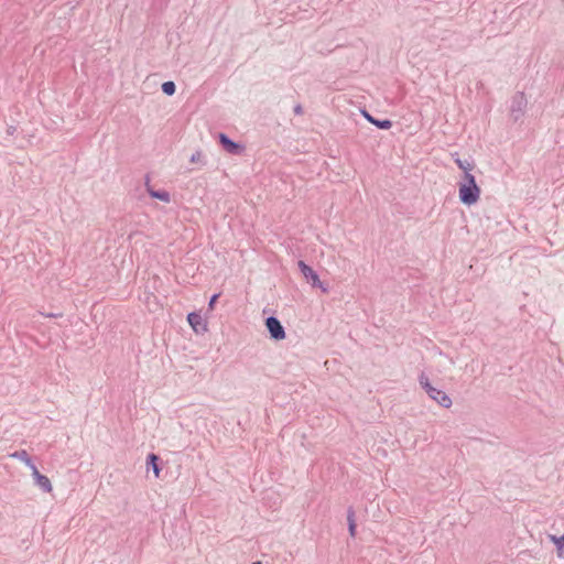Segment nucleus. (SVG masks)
I'll return each mask as SVG.
<instances>
[{
  "label": "nucleus",
  "mask_w": 564,
  "mask_h": 564,
  "mask_svg": "<svg viewBox=\"0 0 564 564\" xmlns=\"http://www.w3.org/2000/svg\"><path fill=\"white\" fill-rule=\"evenodd\" d=\"M458 196L463 204L474 205L480 197V188L473 174H463L458 184Z\"/></svg>",
  "instance_id": "1"
},
{
  "label": "nucleus",
  "mask_w": 564,
  "mask_h": 564,
  "mask_svg": "<svg viewBox=\"0 0 564 564\" xmlns=\"http://www.w3.org/2000/svg\"><path fill=\"white\" fill-rule=\"evenodd\" d=\"M417 379L421 388L433 401H435L438 405L445 409H449L452 406L453 402L451 397L445 391L432 386L425 372H421Z\"/></svg>",
  "instance_id": "2"
},
{
  "label": "nucleus",
  "mask_w": 564,
  "mask_h": 564,
  "mask_svg": "<svg viewBox=\"0 0 564 564\" xmlns=\"http://www.w3.org/2000/svg\"><path fill=\"white\" fill-rule=\"evenodd\" d=\"M297 265L305 280L311 283L313 288L322 290L323 293L328 292V286L319 280L318 274L308 264L301 260L297 262Z\"/></svg>",
  "instance_id": "3"
},
{
  "label": "nucleus",
  "mask_w": 564,
  "mask_h": 564,
  "mask_svg": "<svg viewBox=\"0 0 564 564\" xmlns=\"http://www.w3.org/2000/svg\"><path fill=\"white\" fill-rule=\"evenodd\" d=\"M265 326L270 333V336L274 340H282L285 338V330L282 326L281 322L274 317L270 316L265 319Z\"/></svg>",
  "instance_id": "4"
},
{
  "label": "nucleus",
  "mask_w": 564,
  "mask_h": 564,
  "mask_svg": "<svg viewBox=\"0 0 564 564\" xmlns=\"http://www.w3.org/2000/svg\"><path fill=\"white\" fill-rule=\"evenodd\" d=\"M187 322L196 334H203L207 332V322L203 318L199 313L192 312L187 315Z\"/></svg>",
  "instance_id": "5"
},
{
  "label": "nucleus",
  "mask_w": 564,
  "mask_h": 564,
  "mask_svg": "<svg viewBox=\"0 0 564 564\" xmlns=\"http://www.w3.org/2000/svg\"><path fill=\"white\" fill-rule=\"evenodd\" d=\"M525 106H527V99L522 93L517 94L512 98L510 111H511V116L513 117L514 120H518L523 115Z\"/></svg>",
  "instance_id": "6"
},
{
  "label": "nucleus",
  "mask_w": 564,
  "mask_h": 564,
  "mask_svg": "<svg viewBox=\"0 0 564 564\" xmlns=\"http://www.w3.org/2000/svg\"><path fill=\"white\" fill-rule=\"evenodd\" d=\"M32 477L34 480L35 486H37L43 492L50 494L53 490V486L51 480L45 476L42 475L37 467H33L31 470Z\"/></svg>",
  "instance_id": "7"
},
{
  "label": "nucleus",
  "mask_w": 564,
  "mask_h": 564,
  "mask_svg": "<svg viewBox=\"0 0 564 564\" xmlns=\"http://www.w3.org/2000/svg\"><path fill=\"white\" fill-rule=\"evenodd\" d=\"M145 189L148 192V194L152 197V198H156L163 203H170L171 202V195L167 191H164V189H160V191H156L154 189L151 185H150V181L147 180L145 182Z\"/></svg>",
  "instance_id": "8"
},
{
  "label": "nucleus",
  "mask_w": 564,
  "mask_h": 564,
  "mask_svg": "<svg viewBox=\"0 0 564 564\" xmlns=\"http://www.w3.org/2000/svg\"><path fill=\"white\" fill-rule=\"evenodd\" d=\"M219 142L224 147V149L231 154H237L241 149V147L238 143L230 140L225 133L219 134Z\"/></svg>",
  "instance_id": "9"
},
{
  "label": "nucleus",
  "mask_w": 564,
  "mask_h": 564,
  "mask_svg": "<svg viewBox=\"0 0 564 564\" xmlns=\"http://www.w3.org/2000/svg\"><path fill=\"white\" fill-rule=\"evenodd\" d=\"M10 456L24 463L31 470L33 469V467H36L25 449L15 451L14 453L10 454Z\"/></svg>",
  "instance_id": "10"
},
{
  "label": "nucleus",
  "mask_w": 564,
  "mask_h": 564,
  "mask_svg": "<svg viewBox=\"0 0 564 564\" xmlns=\"http://www.w3.org/2000/svg\"><path fill=\"white\" fill-rule=\"evenodd\" d=\"M549 540L556 546L557 556L564 558V534L561 536L549 534Z\"/></svg>",
  "instance_id": "11"
},
{
  "label": "nucleus",
  "mask_w": 564,
  "mask_h": 564,
  "mask_svg": "<svg viewBox=\"0 0 564 564\" xmlns=\"http://www.w3.org/2000/svg\"><path fill=\"white\" fill-rule=\"evenodd\" d=\"M347 521H348V530L350 536L356 535V521H355V511L352 508H348L347 510Z\"/></svg>",
  "instance_id": "12"
},
{
  "label": "nucleus",
  "mask_w": 564,
  "mask_h": 564,
  "mask_svg": "<svg viewBox=\"0 0 564 564\" xmlns=\"http://www.w3.org/2000/svg\"><path fill=\"white\" fill-rule=\"evenodd\" d=\"M159 457L155 454H150L148 456V468H152L155 477L158 478L160 476V467L158 464Z\"/></svg>",
  "instance_id": "13"
},
{
  "label": "nucleus",
  "mask_w": 564,
  "mask_h": 564,
  "mask_svg": "<svg viewBox=\"0 0 564 564\" xmlns=\"http://www.w3.org/2000/svg\"><path fill=\"white\" fill-rule=\"evenodd\" d=\"M455 163L464 172V174H471L470 171L474 169V164L471 162L457 158L455 159Z\"/></svg>",
  "instance_id": "14"
},
{
  "label": "nucleus",
  "mask_w": 564,
  "mask_h": 564,
  "mask_svg": "<svg viewBox=\"0 0 564 564\" xmlns=\"http://www.w3.org/2000/svg\"><path fill=\"white\" fill-rule=\"evenodd\" d=\"M175 84L173 82H165L162 84V91L169 96H172L175 93Z\"/></svg>",
  "instance_id": "15"
},
{
  "label": "nucleus",
  "mask_w": 564,
  "mask_h": 564,
  "mask_svg": "<svg viewBox=\"0 0 564 564\" xmlns=\"http://www.w3.org/2000/svg\"><path fill=\"white\" fill-rule=\"evenodd\" d=\"M189 161L192 163H202V164H205L204 162V155L202 153V151H196L194 152L191 158H189Z\"/></svg>",
  "instance_id": "16"
},
{
  "label": "nucleus",
  "mask_w": 564,
  "mask_h": 564,
  "mask_svg": "<svg viewBox=\"0 0 564 564\" xmlns=\"http://www.w3.org/2000/svg\"><path fill=\"white\" fill-rule=\"evenodd\" d=\"M372 123L380 129H390L392 126L390 120H376V121H372Z\"/></svg>",
  "instance_id": "17"
},
{
  "label": "nucleus",
  "mask_w": 564,
  "mask_h": 564,
  "mask_svg": "<svg viewBox=\"0 0 564 564\" xmlns=\"http://www.w3.org/2000/svg\"><path fill=\"white\" fill-rule=\"evenodd\" d=\"M219 297V294H214L210 300H209V303H208V308L212 311L214 310L215 307V303L217 301V299Z\"/></svg>",
  "instance_id": "18"
},
{
  "label": "nucleus",
  "mask_w": 564,
  "mask_h": 564,
  "mask_svg": "<svg viewBox=\"0 0 564 564\" xmlns=\"http://www.w3.org/2000/svg\"><path fill=\"white\" fill-rule=\"evenodd\" d=\"M294 112H295L296 115H302V112H303L302 106H301V105H296V106L294 107Z\"/></svg>",
  "instance_id": "19"
},
{
  "label": "nucleus",
  "mask_w": 564,
  "mask_h": 564,
  "mask_svg": "<svg viewBox=\"0 0 564 564\" xmlns=\"http://www.w3.org/2000/svg\"><path fill=\"white\" fill-rule=\"evenodd\" d=\"M365 117L367 118L368 121H370L372 123V121H376V119H373L370 115H368L367 112H365Z\"/></svg>",
  "instance_id": "20"
},
{
  "label": "nucleus",
  "mask_w": 564,
  "mask_h": 564,
  "mask_svg": "<svg viewBox=\"0 0 564 564\" xmlns=\"http://www.w3.org/2000/svg\"><path fill=\"white\" fill-rule=\"evenodd\" d=\"M252 564H262L260 561L253 562Z\"/></svg>",
  "instance_id": "21"
}]
</instances>
